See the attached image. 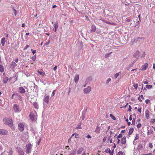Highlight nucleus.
Wrapping results in <instances>:
<instances>
[{
	"label": "nucleus",
	"mask_w": 155,
	"mask_h": 155,
	"mask_svg": "<svg viewBox=\"0 0 155 155\" xmlns=\"http://www.w3.org/2000/svg\"><path fill=\"white\" fill-rule=\"evenodd\" d=\"M140 52H139V51H136L135 53L133 54V56L134 57L136 58L137 59H138L139 58V55H140Z\"/></svg>",
	"instance_id": "6e6552de"
},
{
	"label": "nucleus",
	"mask_w": 155,
	"mask_h": 155,
	"mask_svg": "<svg viewBox=\"0 0 155 155\" xmlns=\"http://www.w3.org/2000/svg\"><path fill=\"white\" fill-rule=\"evenodd\" d=\"M143 147V146L141 144H140V145H139L138 146V149H139V150H140L141 148H142Z\"/></svg>",
	"instance_id": "58836bf2"
},
{
	"label": "nucleus",
	"mask_w": 155,
	"mask_h": 155,
	"mask_svg": "<svg viewBox=\"0 0 155 155\" xmlns=\"http://www.w3.org/2000/svg\"><path fill=\"white\" fill-rule=\"evenodd\" d=\"M3 121L4 124L8 125L11 127L13 126V122L12 120L10 118H4Z\"/></svg>",
	"instance_id": "f257e3e1"
},
{
	"label": "nucleus",
	"mask_w": 155,
	"mask_h": 155,
	"mask_svg": "<svg viewBox=\"0 0 155 155\" xmlns=\"http://www.w3.org/2000/svg\"><path fill=\"white\" fill-rule=\"evenodd\" d=\"M55 91L54 90L53 91L52 93V94H51V96H54V95L55 94Z\"/></svg>",
	"instance_id": "052dcab7"
},
{
	"label": "nucleus",
	"mask_w": 155,
	"mask_h": 155,
	"mask_svg": "<svg viewBox=\"0 0 155 155\" xmlns=\"http://www.w3.org/2000/svg\"><path fill=\"white\" fill-rule=\"evenodd\" d=\"M79 78V76L78 74H77L75 75L74 80V82L76 83H77L78 81Z\"/></svg>",
	"instance_id": "6ab92c4d"
},
{
	"label": "nucleus",
	"mask_w": 155,
	"mask_h": 155,
	"mask_svg": "<svg viewBox=\"0 0 155 155\" xmlns=\"http://www.w3.org/2000/svg\"><path fill=\"white\" fill-rule=\"evenodd\" d=\"M148 66V64L147 63H145L142 66L140 70L142 71H144L147 69Z\"/></svg>",
	"instance_id": "9b49d317"
},
{
	"label": "nucleus",
	"mask_w": 155,
	"mask_h": 155,
	"mask_svg": "<svg viewBox=\"0 0 155 155\" xmlns=\"http://www.w3.org/2000/svg\"><path fill=\"white\" fill-rule=\"evenodd\" d=\"M4 71V67L3 66L1 65H0V72H2Z\"/></svg>",
	"instance_id": "cd10ccee"
},
{
	"label": "nucleus",
	"mask_w": 155,
	"mask_h": 155,
	"mask_svg": "<svg viewBox=\"0 0 155 155\" xmlns=\"http://www.w3.org/2000/svg\"><path fill=\"white\" fill-rule=\"evenodd\" d=\"M38 72L41 75H43V76H44L45 75V73L43 72L40 71H38Z\"/></svg>",
	"instance_id": "7c9ffc66"
},
{
	"label": "nucleus",
	"mask_w": 155,
	"mask_h": 155,
	"mask_svg": "<svg viewBox=\"0 0 155 155\" xmlns=\"http://www.w3.org/2000/svg\"><path fill=\"white\" fill-rule=\"evenodd\" d=\"M82 128V127L81 126V124L79 123L78 125V126L76 128V129H80Z\"/></svg>",
	"instance_id": "bb28decb"
},
{
	"label": "nucleus",
	"mask_w": 155,
	"mask_h": 155,
	"mask_svg": "<svg viewBox=\"0 0 155 155\" xmlns=\"http://www.w3.org/2000/svg\"><path fill=\"white\" fill-rule=\"evenodd\" d=\"M33 106L36 109L38 108V104L37 103H34L33 104Z\"/></svg>",
	"instance_id": "2f4dec72"
},
{
	"label": "nucleus",
	"mask_w": 155,
	"mask_h": 155,
	"mask_svg": "<svg viewBox=\"0 0 155 155\" xmlns=\"http://www.w3.org/2000/svg\"><path fill=\"white\" fill-rule=\"evenodd\" d=\"M49 96L48 95H47L45 97L44 100L45 102H46L47 104H48L49 102Z\"/></svg>",
	"instance_id": "2eb2a0df"
},
{
	"label": "nucleus",
	"mask_w": 155,
	"mask_h": 155,
	"mask_svg": "<svg viewBox=\"0 0 155 155\" xmlns=\"http://www.w3.org/2000/svg\"><path fill=\"white\" fill-rule=\"evenodd\" d=\"M17 65L16 64L15 62L13 61L10 64V67L11 68L13 69Z\"/></svg>",
	"instance_id": "f8f14e48"
},
{
	"label": "nucleus",
	"mask_w": 155,
	"mask_h": 155,
	"mask_svg": "<svg viewBox=\"0 0 155 155\" xmlns=\"http://www.w3.org/2000/svg\"><path fill=\"white\" fill-rule=\"evenodd\" d=\"M134 130V129L133 128H130L129 130V131L128 133L130 135L132 134Z\"/></svg>",
	"instance_id": "a878e982"
},
{
	"label": "nucleus",
	"mask_w": 155,
	"mask_h": 155,
	"mask_svg": "<svg viewBox=\"0 0 155 155\" xmlns=\"http://www.w3.org/2000/svg\"><path fill=\"white\" fill-rule=\"evenodd\" d=\"M136 137L135 138V140H137L139 138V137L138 136V135L137 134L136 135Z\"/></svg>",
	"instance_id": "603ef678"
},
{
	"label": "nucleus",
	"mask_w": 155,
	"mask_h": 155,
	"mask_svg": "<svg viewBox=\"0 0 155 155\" xmlns=\"http://www.w3.org/2000/svg\"><path fill=\"white\" fill-rule=\"evenodd\" d=\"M76 150H73L72 152L69 155H75V153L76 152Z\"/></svg>",
	"instance_id": "72a5a7b5"
},
{
	"label": "nucleus",
	"mask_w": 155,
	"mask_h": 155,
	"mask_svg": "<svg viewBox=\"0 0 155 155\" xmlns=\"http://www.w3.org/2000/svg\"><path fill=\"white\" fill-rule=\"evenodd\" d=\"M29 47V46L28 45H27L25 47V48L24 49V50H26Z\"/></svg>",
	"instance_id": "5fc2aeb1"
},
{
	"label": "nucleus",
	"mask_w": 155,
	"mask_h": 155,
	"mask_svg": "<svg viewBox=\"0 0 155 155\" xmlns=\"http://www.w3.org/2000/svg\"><path fill=\"white\" fill-rule=\"evenodd\" d=\"M31 51L32 52L33 54H34L36 52L35 50H33L32 49H31Z\"/></svg>",
	"instance_id": "09e8293b"
},
{
	"label": "nucleus",
	"mask_w": 155,
	"mask_h": 155,
	"mask_svg": "<svg viewBox=\"0 0 155 155\" xmlns=\"http://www.w3.org/2000/svg\"><path fill=\"white\" fill-rule=\"evenodd\" d=\"M32 145L31 143L27 144L26 147V152L27 153H29L31 152Z\"/></svg>",
	"instance_id": "f03ea898"
},
{
	"label": "nucleus",
	"mask_w": 155,
	"mask_h": 155,
	"mask_svg": "<svg viewBox=\"0 0 155 155\" xmlns=\"http://www.w3.org/2000/svg\"><path fill=\"white\" fill-rule=\"evenodd\" d=\"M30 118L31 120L34 121L36 117L34 114L31 113L30 114Z\"/></svg>",
	"instance_id": "1a4fd4ad"
},
{
	"label": "nucleus",
	"mask_w": 155,
	"mask_h": 155,
	"mask_svg": "<svg viewBox=\"0 0 155 155\" xmlns=\"http://www.w3.org/2000/svg\"><path fill=\"white\" fill-rule=\"evenodd\" d=\"M92 80V77H89L87 78L86 82L87 83L89 81H91Z\"/></svg>",
	"instance_id": "c756f323"
},
{
	"label": "nucleus",
	"mask_w": 155,
	"mask_h": 155,
	"mask_svg": "<svg viewBox=\"0 0 155 155\" xmlns=\"http://www.w3.org/2000/svg\"><path fill=\"white\" fill-rule=\"evenodd\" d=\"M135 120L134 118H133V120L132 122V124L135 125Z\"/></svg>",
	"instance_id": "37998d69"
},
{
	"label": "nucleus",
	"mask_w": 155,
	"mask_h": 155,
	"mask_svg": "<svg viewBox=\"0 0 155 155\" xmlns=\"http://www.w3.org/2000/svg\"><path fill=\"white\" fill-rule=\"evenodd\" d=\"M143 82L145 84H147L148 83V81H147V80L146 81H143Z\"/></svg>",
	"instance_id": "13d9d810"
},
{
	"label": "nucleus",
	"mask_w": 155,
	"mask_h": 155,
	"mask_svg": "<svg viewBox=\"0 0 155 155\" xmlns=\"http://www.w3.org/2000/svg\"><path fill=\"white\" fill-rule=\"evenodd\" d=\"M13 109L15 111V112L16 113L20 111L19 106H18L16 104H15L13 106Z\"/></svg>",
	"instance_id": "20e7f679"
},
{
	"label": "nucleus",
	"mask_w": 155,
	"mask_h": 155,
	"mask_svg": "<svg viewBox=\"0 0 155 155\" xmlns=\"http://www.w3.org/2000/svg\"><path fill=\"white\" fill-rule=\"evenodd\" d=\"M133 86L136 89H137L138 87V84H135L134 83L133 84Z\"/></svg>",
	"instance_id": "e433bc0d"
},
{
	"label": "nucleus",
	"mask_w": 155,
	"mask_h": 155,
	"mask_svg": "<svg viewBox=\"0 0 155 155\" xmlns=\"http://www.w3.org/2000/svg\"><path fill=\"white\" fill-rule=\"evenodd\" d=\"M122 136V134H119L118 136L117 137V138H119L121 137Z\"/></svg>",
	"instance_id": "79ce46f5"
},
{
	"label": "nucleus",
	"mask_w": 155,
	"mask_h": 155,
	"mask_svg": "<svg viewBox=\"0 0 155 155\" xmlns=\"http://www.w3.org/2000/svg\"><path fill=\"white\" fill-rule=\"evenodd\" d=\"M87 112V108L85 109L84 110H83L82 113V116L81 117L83 120H84L85 118V114Z\"/></svg>",
	"instance_id": "423d86ee"
},
{
	"label": "nucleus",
	"mask_w": 155,
	"mask_h": 155,
	"mask_svg": "<svg viewBox=\"0 0 155 155\" xmlns=\"http://www.w3.org/2000/svg\"><path fill=\"white\" fill-rule=\"evenodd\" d=\"M117 155H123V153L122 151H119Z\"/></svg>",
	"instance_id": "c03bdc74"
},
{
	"label": "nucleus",
	"mask_w": 155,
	"mask_h": 155,
	"mask_svg": "<svg viewBox=\"0 0 155 155\" xmlns=\"http://www.w3.org/2000/svg\"><path fill=\"white\" fill-rule=\"evenodd\" d=\"M8 132L7 130L3 129H0V134L2 135H7Z\"/></svg>",
	"instance_id": "9d476101"
},
{
	"label": "nucleus",
	"mask_w": 155,
	"mask_h": 155,
	"mask_svg": "<svg viewBox=\"0 0 155 155\" xmlns=\"http://www.w3.org/2000/svg\"><path fill=\"white\" fill-rule=\"evenodd\" d=\"M133 63H131L130 64H129L128 66L127 67L126 69L127 70H128L130 68L132 67L133 65Z\"/></svg>",
	"instance_id": "c85d7f7f"
},
{
	"label": "nucleus",
	"mask_w": 155,
	"mask_h": 155,
	"mask_svg": "<svg viewBox=\"0 0 155 155\" xmlns=\"http://www.w3.org/2000/svg\"><path fill=\"white\" fill-rule=\"evenodd\" d=\"M18 127L19 129L21 131H22L24 130V126L22 123H19L18 124Z\"/></svg>",
	"instance_id": "7ed1b4c3"
},
{
	"label": "nucleus",
	"mask_w": 155,
	"mask_h": 155,
	"mask_svg": "<svg viewBox=\"0 0 155 155\" xmlns=\"http://www.w3.org/2000/svg\"><path fill=\"white\" fill-rule=\"evenodd\" d=\"M152 87V86L150 85H147L146 86V87L147 89H150Z\"/></svg>",
	"instance_id": "f704fd0d"
},
{
	"label": "nucleus",
	"mask_w": 155,
	"mask_h": 155,
	"mask_svg": "<svg viewBox=\"0 0 155 155\" xmlns=\"http://www.w3.org/2000/svg\"><path fill=\"white\" fill-rule=\"evenodd\" d=\"M84 149L82 147H80L79 150L77 151V153L78 154H80L82 152V151Z\"/></svg>",
	"instance_id": "b1692460"
},
{
	"label": "nucleus",
	"mask_w": 155,
	"mask_h": 155,
	"mask_svg": "<svg viewBox=\"0 0 155 155\" xmlns=\"http://www.w3.org/2000/svg\"><path fill=\"white\" fill-rule=\"evenodd\" d=\"M91 32H94L95 31V30H96V28L95 25H92L91 27Z\"/></svg>",
	"instance_id": "5701e85b"
},
{
	"label": "nucleus",
	"mask_w": 155,
	"mask_h": 155,
	"mask_svg": "<svg viewBox=\"0 0 155 155\" xmlns=\"http://www.w3.org/2000/svg\"><path fill=\"white\" fill-rule=\"evenodd\" d=\"M141 126V124L140 123L138 124L137 126V127L138 128H140Z\"/></svg>",
	"instance_id": "a19ab883"
},
{
	"label": "nucleus",
	"mask_w": 155,
	"mask_h": 155,
	"mask_svg": "<svg viewBox=\"0 0 155 155\" xmlns=\"http://www.w3.org/2000/svg\"><path fill=\"white\" fill-rule=\"evenodd\" d=\"M132 109V108L130 106V105H129V109L128 110V111H131V109Z\"/></svg>",
	"instance_id": "864d4df0"
},
{
	"label": "nucleus",
	"mask_w": 155,
	"mask_h": 155,
	"mask_svg": "<svg viewBox=\"0 0 155 155\" xmlns=\"http://www.w3.org/2000/svg\"><path fill=\"white\" fill-rule=\"evenodd\" d=\"M126 143V137L124 136L121 139V143L122 144H125Z\"/></svg>",
	"instance_id": "dca6fc26"
},
{
	"label": "nucleus",
	"mask_w": 155,
	"mask_h": 155,
	"mask_svg": "<svg viewBox=\"0 0 155 155\" xmlns=\"http://www.w3.org/2000/svg\"><path fill=\"white\" fill-rule=\"evenodd\" d=\"M117 73L116 74L114 75V78L115 79L117 78V77H118V76L119 75V73Z\"/></svg>",
	"instance_id": "4c0bfd02"
},
{
	"label": "nucleus",
	"mask_w": 155,
	"mask_h": 155,
	"mask_svg": "<svg viewBox=\"0 0 155 155\" xmlns=\"http://www.w3.org/2000/svg\"><path fill=\"white\" fill-rule=\"evenodd\" d=\"M145 55H146V54L144 52L141 55V58H142V57H144L145 56Z\"/></svg>",
	"instance_id": "bf43d9fd"
},
{
	"label": "nucleus",
	"mask_w": 155,
	"mask_h": 155,
	"mask_svg": "<svg viewBox=\"0 0 155 155\" xmlns=\"http://www.w3.org/2000/svg\"><path fill=\"white\" fill-rule=\"evenodd\" d=\"M138 111L140 112V113L141 112V108H140L138 109Z\"/></svg>",
	"instance_id": "0e129e2a"
},
{
	"label": "nucleus",
	"mask_w": 155,
	"mask_h": 155,
	"mask_svg": "<svg viewBox=\"0 0 155 155\" xmlns=\"http://www.w3.org/2000/svg\"><path fill=\"white\" fill-rule=\"evenodd\" d=\"M111 79L110 78H108L106 81V84H108L109 82L110 81Z\"/></svg>",
	"instance_id": "ea45409f"
},
{
	"label": "nucleus",
	"mask_w": 155,
	"mask_h": 155,
	"mask_svg": "<svg viewBox=\"0 0 155 155\" xmlns=\"http://www.w3.org/2000/svg\"><path fill=\"white\" fill-rule=\"evenodd\" d=\"M110 116L112 119L114 120H115L116 119L115 117L112 114H110Z\"/></svg>",
	"instance_id": "c9c22d12"
},
{
	"label": "nucleus",
	"mask_w": 155,
	"mask_h": 155,
	"mask_svg": "<svg viewBox=\"0 0 155 155\" xmlns=\"http://www.w3.org/2000/svg\"><path fill=\"white\" fill-rule=\"evenodd\" d=\"M19 92L23 94L25 92V91L23 87H19L18 88Z\"/></svg>",
	"instance_id": "4468645a"
},
{
	"label": "nucleus",
	"mask_w": 155,
	"mask_h": 155,
	"mask_svg": "<svg viewBox=\"0 0 155 155\" xmlns=\"http://www.w3.org/2000/svg\"><path fill=\"white\" fill-rule=\"evenodd\" d=\"M150 122L153 123H154L155 122V119H152L151 120Z\"/></svg>",
	"instance_id": "8fccbe9b"
},
{
	"label": "nucleus",
	"mask_w": 155,
	"mask_h": 155,
	"mask_svg": "<svg viewBox=\"0 0 155 155\" xmlns=\"http://www.w3.org/2000/svg\"><path fill=\"white\" fill-rule=\"evenodd\" d=\"M147 130H148V132H147V135H149L150 134H151L152 132H153V130L152 129H150L149 130L148 129L149 127H147Z\"/></svg>",
	"instance_id": "393cba45"
},
{
	"label": "nucleus",
	"mask_w": 155,
	"mask_h": 155,
	"mask_svg": "<svg viewBox=\"0 0 155 155\" xmlns=\"http://www.w3.org/2000/svg\"><path fill=\"white\" fill-rule=\"evenodd\" d=\"M87 138H91V137L89 135H87Z\"/></svg>",
	"instance_id": "e2e57ef3"
},
{
	"label": "nucleus",
	"mask_w": 155,
	"mask_h": 155,
	"mask_svg": "<svg viewBox=\"0 0 155 155\" xmlns=\"http://www.w3.org/2000/svg\"><path fill=\"white\" fill-rule=\"evenodd\" d=\"M149 146L150 147L152 148L153 147V146L151 143H150L149 144Z\"/></svg>",
	"instance_id": "4d7b16f0"
},
{
	"label": "nucleus",
	"mask_w": 155,
	"mask_h": 155,
	"mask_svg": "<svg viewBox=\"0 0 155 155\" xmlns=\"http://www.w3.org/2000/svg\"><path fill=\"white\" fill-rule=\"evenodd\" d=\"M145 116L147 119H148L149 118V111L148 110L145 111Z\"/></svg>",
	"instance_id": "a211bd4d"
},
{
	"label": "nucleus",
	"mask_w": 155,
	"mask_h": 155,
	"mask_svg": "<svg viewBox=\"0 0 155 155\" xmlns=\"http://www.w3.org/2000/svg\"><path fill=\"white\" fill-rule=\"evenodd\" d=\"M17 149L18 153V155H24V151L20 147H18Z\"/></svg>",
	"instance_id": "39448f33"
},
{
	"label": "nucleus",
	"mask_w": 155,
	"mask_h": 155,
	"mask_svg": "<svg viewBox=\"0 0 155 155\" xmlns=\"http://www.w3.org/2000/svg\"><path fill=\"white\" fill-rule=\"evenodd\" d=\"M54 31L56 32L57 31V29L58 28V22H56L54 24Z\"/></svg>",
	"instance_id": "412c9836"
},
{
	"label": "nucleus",
	"mask_w": 155,
	"mask_h": 155,
	"mask_svg": "<svg viewBox=\"0 0 155 155\" xmlns=\"http://www.w3.org/2000/svg\"><path fill=\"white\" fill-rule=\"evenodd\" d=\"M138 59H137V58L136 59H135V60H134L132 63H133V64H134V63L136 62V61H137V60Z\"/></svg>",
	"instance_id": "69168bd1"
},
{
	"label": "nucleus",
	"mask_w": 155,
	"mask_h": 155,
	"mask_svg": "<svg viewBox=\"0 0 155 155\" xmlns=\"http://www.w3.org/2000/svg\"><path fill=\"white\" fill-rule=\"evenodd\" d=\"M13 12L14 13L15 16H16L17 14V11L15 9H13Z\"/></svg>",
	"instance_id": "de8ad7c7"
},
{
	"label": "nucleus",
	"mask_w": 155,
	"mask_h": 155,
	"mask_svg": "<svg viewBox=\"0 0 155 155\" xmlns=\"http://www.w3.org/2000/svg\"><path fill=\"white\" fill-rule=\"evenodd\" d=\"M31 59H32V60H33V61H35V60L36 59V57L35 55V56L32 57L31 58Z\"/></svg>",
	"instance_id": "a18cd8bd"
},
{
	"label": "nucleus",
	"mask_w": 155,
	"mask_h": 155,
	"mask_svg": "<svg viewBox=\"0 0 155 155\" xmlns=\"http://www.w3.org/2000/svg\"><path fill=\"white\" fill-rule=\"evenodd\" d=\"M5 38H2L1 43L2 46H4L5 45Z\"/></svg>",
	"instance_id": "4be33fe9"
},
{
	"label": "nucleus",
	"mask_w": 155,
	"mask_h": 155,
	"mask_svg": "<svg viewBox=\"0 0 155 155\" xmlns=\"http://www.w3.org/2000/svg\"><path fill=\"white\" fill-rule=\"evenodd\" d=\"M132 115H130L129 117V120L131 121L132 120Z\"/></svg>",
	"instance_id": "774afa93"
},
{
	"label": "nucleus",
	"mask_w": 155,
	"mask_h": 155,
	"mask_svg": "<svg viewBox=\"0 0 155 155\" xmlns=\"http://www.w3.org/2000/svg\"><path fill=\"white\" fill-rule=\"evenodd\" d=\"M8 155H12L13 153V151L12 150V149H10L9 150V151L8 152Z\"/></svg>",
	"instance_id": "473e14b6"
},
{
	"label": "nucleus",
	"mask_w": 155,
	"mask_h": 155,
	"mask_svg": "<svg viewBox=\"0 0 155 155\" xmlns=\"http://www.w3.org/2000/svg\"><path fill=\"white\" fill-rule=\"evenodd\" d=\"M50 41H47L46 43H45V45H47L49 44Z\"/></svg>",
	"instance_id": "3c124183"
},
{
	"label": "nucleus",
	"mask_w": 155,
	"mask_h": 155,
	"mask_svg": "<svg viewBox=\"0 0 155 155\" xmlns=\"http://www.w3.org/2000/svg\"><path fill=\"white\" fill-rule=\"evenodd\" d=\"M150 102V100L149 99H147L145 101V102L146 104H148Z\"/></svg>",
	"instance_id": "49530a36"
},
{
	"label": "nucleus",
	"mask_w": 155,
	"mask_h": 155,
	"mask_svg": "<svg viewBox=\"0 0 155 155\" xmlns=\"http://www.w3.org/2000/svg\"><path fill=\"white\" fill-rule=\"evenodd\" d=\"M101 130V127H98V125L96 128L94 132L97 134H99L100 133V131Z\"/></svg>",
	"instance_id": "f3484780"
},
{
	"label": "nucleus",
	"mask_w": 155,
	"mask_h": 155,
	"mask_svg": "<svg viewBox=\"0 0 155 155\" xmlns=\"http://www.w3.org/2000/svg\"><path fill=\"white\" fill-rule=\"evenodd\" d=\"M19 99L20 100L22 101V98L21 96H19Z\"/></svg>",
	"instance_id": "680f3d73"
},
{
	"label": "nucleus",
	"mask_w": 155,
	"mask_h": 155,
	"mask_svg": "<svg viewBox=\"0 0 155 155\" xmlns=\"http://www.w3.org/2000/svg\"><path fill=\"white\" fill-rule=\"evenodd\" d=\"M91 87L90 86H88L87 88H86L84 89V93L85 94L89 93L91 91Z\"/></svg>",
	"instance_id": "0eeeda50"
},
{
	"label": "nucleus",
	"mask_w": 155,
	"mask_h": 155,
	"mask_svg": "<svg viewBox=\"0 0 155 155\" xmlns=\"http://www.w3.org/2000/svg\"><path fill=\"white\" fill-rule=\"evenodd\" d=\"M105 152L107 153L108 152L109 153H110V155H113L114 153V150H113L111 151L110 149L109 148H107L105 150Z\"/></svg>",
	"instance_id": "ddd939ff"
},
{
	"label": "nucleus",
	"mask_w": 155,
	"mask_h": 155,
	"mask_svg": "<svg viewBox=\"0 0 155 155\" xmlns=\"http://www.w3.org/2000/svg\"><path fill=\"white\" fill-rule=\"evenodd\" d=\"M3 83L5 84L7 83L8 81V77L5 76L3 78Z\"/></svg>",
	"instance_id": "aec40b11"
},
{
	"label": "nucleus",
	"mask_w": 155,
	"mask_h": 155,
	"mask_svg": "<svg viewBox=\"0 0 155 155\" xmlns=\"http://www.w3.org/2000/svg\"><path fill=\"white\" fill-rule=\"evenodd\" d=\"M125 130H122L121 131V134H123L124 133Z\"/></svg>",
	"instance_id": "338daca9"
},
{
	"label": "nucleus",
	"mask_w": 155,
	"mask_h": 155,
	"mask_svg": "<svg viewBox=\"0 0 155 155\" xmlns=\"http://www.w3.org/2000/svg\"><path fill=\"white\" fill-rule=\"evenodd\" d=\"M41 141V138H40L39 140H38V141L37 143V144H38V145H39L40 144V143Z\"/></svg>",
	"instance_id": "6e6d98bb"
}]
</instances>
